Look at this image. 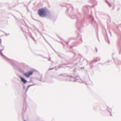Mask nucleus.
I'll return each instance as SVG.
<instances>
[{"label": "nucleus", "instance_id": "1", "mask_svg": "<svg viewBox=\"0 0 121 121\" xmlns=\"http://www.w3.org/2000/svg\"><path fill=\"white\" fill-rule=\"evenodd\" d=\"M38 13L40 16L45 17L46 15V9L43 8H40L38 10Z\"/></svg>", "mask_w": 121, "mask_h": 121}, {"label": "nucleus", "instance_id": "2", "mask_svg": "<svg viewBox=\"0 0 121 121\" xmlns=\"http://www.w3.org/2000/svg\"><path fill=\"white\" fill-rule=\"evenodd\" d=\"M33 73V72L32 71H29L26 73H24V75L26 76V77L28 78Z\"/></svg>", "mask_w": 121, "mask_h": 121}, {"label": "nucleus", "instance_id": "3", "mask_svg": "<svg viewBox=\"0 0 121 121\" xmlns=\"http://www.w3.org/2000/svg\"><path fill=\"white\" fill-rule=\"evenodd\" d=\"M20 78L21 80V81L24 83H25L26 82V81L23 78L21 77Z\"/></svg>", "mask_w": 121, "mask_h": 121}, {"label": "nucleus", "instance_id": "4", "mask_svg": "<svg viewBox=\"0 0 121 121\" xmlns=\"http://www.w3.org/2000/svg\"><path fill=\"white\" fill-rule=\"evenodd\" d=\"M0 42L1 43V39H0Z\"/></svg>", "mask_w": 121, "mask_h": 121}]
</instances>
